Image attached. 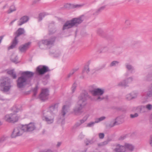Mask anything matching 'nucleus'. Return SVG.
Listing matches in <instances>:
<instances>
[{
    "instance_id": "1",
    "label": "nucleus",
    "mask_w": 152,
    "mask_h": 152,
    "mask_svg": "<svg viewBox=\"0 0 152 152\" xmlns=\"http://www.w3.org/2000/svg\"><path fill=\"white\" fill-rule=\"evenodd\" d=\"M88 93L83 91L78 97V100L75 107L73 109V113L75 115H79L82 112V109L86 104Z\"/></svg>"
},
{
    "instance_id": "2",
    "label": "nucleus",
    "mask_w": 152,
    "mask_h": 152,
    "mask_svg": "<svg viewBox=\"0 0 152 152\" xmlns=\"http://www.w3.org/2000/svg\"><path fill=\"white\" fill-rule=\"evenodd\" d=\"M36 129V127L33 123H30L28 124L23 125L20 126L15 128L11 134L12 138L22 135L24 132H31Z\"/></svg>"
},
{
    "instance_id": "3",
    "label": "nucleus",
    "mask_w": 152,
    "mask_h": 152,
    "mask_svg": "<svg viewBox=\"0 0 152 152\" xmlns=\"http://www.w3.org/2000/svg\"><path fill=\"white\" fill-rule=\"evenodd\" d=\"M34 73L32 72L26 71L23 72L21 76L19 77L17 82L18 87L20 88L24 87L28 83V80L31 79V78L33 76Z\"/></svg>"
},
{
    "instance_id": "4",
    "label": "nucleus",
    "mask_w": 152,
    "mask_h": 152,
    "mask_svg": "<svg viewBox=\"0 0 152 152\" xmlns=\"http://www.w3.org/2000/svg\"><path fill=\"white\" fill-rule=\"evenodd\" d=\"M83 20V16H81L77 18H73L71 20H68L64 24L62 30H64L74 26H77L80 24Z\"/></svg>"
},
{
    "instance_id": "5",
    "label": "nucleus",
    "mask_w": 152,
    "mask_h": 152,
    "mask_svg": "<svg viewBox=\"0 0 152 152\" xmlns=\"http://www.w3.org/2000/svg\"><path fill=\"white\" fill-rule=\"evenodd\" d=\"M89 92L94 96H96V100L101 101L104 99L102 96L104 94L105 90L104 88H96L92 90H90Z\"/></svg>"
},
{
    "instance_id": "6",
    "label": "nucleus",
    "mask_w": 152,
    "mask_h": 152,
    "mask_svg": "<svg viewBox=\"0 0 152 152\" xmlns=\"http://www.w3.org/2000/svg\"><path fill=\"white\" fill-rule=\"evenodd\" d=\"M42 118L48 124H51L54 121V115L47 110L43 111L42 113Z\"/></svg>"
},
{
    "instance_id": "7",
    "label": "nucleus",
    "mask_w": 152,
    "mask_h": 152,
    "mask_svg": "<svg viewBox=\"0 0 152 152\" xmlns=\"http://www.w3.org/2000/svg\"><path fill=\"white\" fill-rule=\"evenodd\" d=\"M11 81L10 79L7 77H5L3 79V81L1 83V86L3 87L1 89V90L4 92L9 91L11 86Z\"/></svg>"
},
{
    "instance_id": "8",
    "label": "nucleus",
    "mask_w": 152,
    "mask_h": 152,
    "mask_svg": "<svg viewBox=\"0 0 152 152\" xmlns=\"http://www.w3.org/2000/svg\"><path fill=\"white\" fill-rule=\"evenodd\" d=\"M24 32V29L23 28H20L18 29L17 31L18 34L13 40L12 45L8 48V50L14 48L15 47L17 44L18 41L17 40V38L20 35L23 34Z\"/></svg>"
},
{
    "instance_id": "9",
    "label": "nucleus",
    "mask_w": 152,
    "mask_h": 152,
    "mask_svg": "<svg viewBox=\"0 0 152 152\" xmlns=\"http://www.w3.org/2000/svg\"><path fill=\"white\" fill-rule=\"evenodd\" d=\"M142 98L143 100L142 102L143 103H145L149 98H152V83L148 87V91L147 92L146 94L143 95Z\"/></svg>"
},
{
    "instance_id": "10",
    "label": "nucleus",
    "mask_w": 152,
    "mask_h": 152,
    "mask_svg": "<svg viewBox=\"0 0 152 152\" xmlns=\"http://www.w3.org/2000/svg\"><path fill=\"white\" fill-rule=\"evenodd\" d=\"M56 39V37H52L50 39H46L43 40L41 41V45H39V47L42 49L43 48L42 47V46L44 45H53L55 42Z\"/></svg>"
},
{
    "instance_id": "11",
    "label": "nucleus",
    "mask_w": 152,
    "mask_h": 152,
    "mask_svg": "<svg viewBox=\"0 0 152 152\" xmlns=\"http://www.w3.org/2000/svg\"><path fill=\"white\" fill-rule=\"evenodd\" d=\"M50 71L48 67L45 66H39L36 69L37 72L40 75H43Z\"/></svg>"
},
{
    "instance_id": "12",
    "label": "nucleus",
    "mask_w": 152,
    "mask_h": 152,
    "mask_svg": "<svg viewBox=\"0 0 152 152\" xmlns=\"http://www.w3.org/2000/svg\"><path fill=\"white\" fill-rule=\"evenodd\" d=\"M58 103H54L50 105L48 108L49 112L53 115L57 113L58 111Z\"/></svg>"
},
{
    "instance_id": "13",
    "label": "nucleus",
    "mask_w": 152,
    "mask_h": 152,
    "mask_svg": "<svg viewBox=\"0 0 152 152\" xmlns=\"http://www.w3.org/2000/svg\"><path fill=\"white\" fill-rule=\"evenodd\" d=\"M48 90L47 89H42V92L39 95V98L43 101H45L48 99L49 95Z\"/></svg>"
},
{
    "instance_id": "14",
    "label": "nucleus",
    "mask_w": 152,
    "mask_h": 152,
    "mask_svg": "<svg viewBox=\"0 0 152 152\" xmlns=\"http://www.w3.org/2000/svg\"><path fill=\"white\" fill-rule=\"evenodd\" d=\"M69 106L67 105H64L63 106L61 111V112L60 114V119L62 121V123L64 120V117L66 113L68 112L69 110Z\"/></svg>"
},
{
    "instance_id": "15",
    "label": "nucleus",
    "mask_w": 152,
    "mask_h": 152,
    "mask_svg": "<svg viewBox=\"0 0 152 152\" xmlns=\"http://www.w3.org/2000/svg\"><path fill=\"white\" fill-rule=\"evenodd\" d=\"M29 18L27 16H24L21 17L17 22L18 26H21L26 23L29 20Z\"/></svg>"
},
{
    "instance_id": "16",
    "label": "nucleus",
    "mask_w": 152,
    "mask_h": 152,
    "mask_svg": "<svg viewBox=\"0 0 152 152\" xmlns=\"http://www.w3.org/2000/svg\"><path fill=\"white\" fill-rule=\"evenodd\" d=\"M121 118L120 117H118L115 119L112 120L109 126L110 127H113L116 125H118L120 124L121 122Z\"/></svg>"
},
{
    "instance_id": "17",
    "label": "nucleus",
    "mask_w": 152,
    "mask_h": 152,
    "mask_svg": "<svg viewBox=\"0 0 152 152\" xmlns=\"http://www.w3.org/2000/svg\"><path fill=\"white\" fill-rule=\"evenodd\" d=\"M30 44V42H28L20 46L19 48L20 51L21 52H26L29 48Z\"/></svg>"
},
{
    "instance_id": "18",
    "label": "nucleus",
    "mask_w": 152,
    "mask_h": 152,
    "mask_svg": "<svg viewBox=\"0 0 152 152\" xmlns=\"http://www.w3.org/2000/svg\"><path fill=\"white\" fill-rule=\"evenodd\" d=\"M115 152H125V148L124 146L121 145L119 144H116L115 148L114 149Z\"/></svg>"
},
{
    "instance_id": "19",
    "label": "nucleus",
    "mask_w": 152,
    "mask_h": 152,
    "mask_svg": "<svg viewBox=\"0 0 152 152\" xmlns=\"http://www.w3.org/2000/svg\"><path fill=\"white\" fill-rule=\"evenodd\" d=\"M87 119V117H84L83 119L78 121L76 122L74 126L73 129H76L80 126L82 124L84 123L86 121Z\"/></svg>"
},
{
    "instance_id": "20",
    "label": "nucleus",
    "mask_w": 152,
    "mask_h": 152,
    "mask_svg": "<svg viewBox=\"0 0 152 152\" xmlns=\"http://www.w3.org/2000/svg\"><path fill=\"white\" fill-rule=\"evenodd\" d=\"M48 27L49 28V34H53L56 32V29L54 27V22L50 24Z\"/></svg>"
},
{
    "instance_id": "21",
    "label": "nucleus",
    "mask_w": 152,
    "mask_h": 152,
    "mask_svg": "<svg viewBox=\"0 0 152 152\" xmlns=\"http://www.w3.org/2000/svg\"><path fill=\"white\" fill-rule=\"evenodd\" d=\"M137 112L140 113H143L146 112L145 105H140L137 107L136 108Z\"/></svg>"
},
{
    "instance_id": "22",
    "label": "nucleus",
    "mask_w": 152,
    "mask_h": 152,
    "mask_svg": "<svg viewBox=\"0 0 152 152\" xmlns=\"http://www.w3.org/2000/svg\"><path fill=\"white\" fill-rule=\"evenodd\" d=\"M117 85L119 87H125L129 86V85H127L125 79L118 83Z\"/></svg>"
},
{
    "instance_id": "23",
    "label": "nucleus",
    "mask_w": 152,
    "mask_h": 152,
    "mask_svg": "<svg viewBox=\"0 0 152 152\" xmlns=\"http://www.w3.org/2000/svg\"><path fill=\"white\" fill-rule=\"evenodd\" d=\"M124 147H125L126 150V149L131 151H132L134 150V147L133 145L131 144L127 143L125 144Z\"/></svg>"
},
{
    "instance_id": "24",
    "label": "nucleus",
    "mask_w": 152,
    "mask_h": 152,
    "mask_svg": "<svg viewBox=\"0 0 152 152\" xmlns=\"http://www.w3.org/2000/svg\"><path fill=\"white\" fill-rule=\"evenodd\" d=\"M12 117H11V122L14 123L18 121V118L15 114H12L11 113Z\"/></svg>"
},
{
    "instance_id": "25",
    "label": "nucleus",
    "mask_w": 152,
    "mask_h": 152,
    "mask_svg": "<svg viewBox=\"0 0 152 152\" xmlns=\"http://www.w3.org/2000/svg\"><path fill=\"white\" fill-rule=\"evenodd\" d=\"M78 68H74L72 69L70 72L67 75L66 77L67 78H69L71 77L78 70Z\"/></svg>"
},
{
    "instance_id": "26",
    "label": "nucleus",
    "mask_w": 152,
    "mask_h": 152,
    "mask_svg": "<svg viewBox=\"0 0 152 152\" xmlns=\"http://www.w3.org/2000/svg\"><path fill=\"white\" fill-rule=\"evenodd\" d=\"M126 67L128 70L131 71V72H132L134 70V67L132 66V65L129 64H126Z\"/></svg>"
},
{
    "instance_id": "27",
    "label": "nucleus",
    "mask_w": 152,
    "mask_h": 152,
    "mask_svg": "<svg viewBox=\"0 0 152 152\" xmlns=\"http://www.w3.org/2000/svg\"><path fill=\"white\" fill-rule=\"evenodd\" d=\"M7 73L8 75L12 77L14 79L16 78V74L14 72L13 70H12L7 71Z\"/></svg>"
},
{
    "instance_id": "28",
    "label": "nucleus",
    "mask_w": 152,
    "mask_h": 152,
    "mask_svg": "<svg viewBox=\"0 0 152 152\" xmlns=\"http://www.w3.org/2000/svg\"><path fill=\"white\" fill-rule=\"evenodd\" d=\"M145 79L148 81H151L152 80V71H151L149 72L145 77Z\"/></svg>"
},
{
    "instance_id": "29",
    "label": "nucleus",
    "mask_w": 152,
    "mask_h": 152,
    "mask_svg": "<svg viewBox=\"0 0 152 152\" xmlns=\"http://www.w3.org/2000/svg\"><path fill=\"white\" fill-rule=\"evenodd\" d=\"M16 10L15 7L13 5L10 7L9 9L7 11V13L8 14H10L13 12L15 11Z\"/></svg>"
},
{
    "instance_id": "30",
    "label": "nucleus",
    "mask_w": 152,
    "mask_h": 152,
    "mask_svg": "<svg viewBox=\"0 0 152 152\" xmlns=\"http://www.w3.org/2000/svg\"><path fill=\"white\" fill-rule=\"evenodd\" d=\"M108 51V48L107 47H104L102 48L101 50H98V52L100 53H105Z\"/></svg>"
},
{
    "instance_id": "31",
    "label": "nucleus",
    "mask_w": 152,
    "mask_h": 152,
    "mask_svg": "<svg viewBox=\"0 0 152 152\" xmlns=\"http://www.w3.org/2000/svg\"><path fill=\"white\" fill-rule=\"evenodd\" d=\"M18 57L17 56L12 55L11 58V60L13 62L17 63L18 61Z\"/></svg>"
},
{
    "instance_id": "32",
    "label": "nucleus",
    "mask_w": 152,
    "mask_h": 152,
    "mask_svg": "<svg viewBox=\"0 0 152 152\" xmlns=\"http://www.w3.org/2000/svg\"><path fill=\"white\" fill-rule=\"evenodd\" d=\"M106 119V117L104 116H102L99 118H96L95 119V121L96 123H98L102 121H103Z\"/></svg>"
},
{
    "instance_id": "33",
    "label": "nucleus",
    "mask_w": 152,
    "mask_h": 152,
    "mask_svg": "<svg viewBox=\"0 0 152 152\" xmlns=\"http://www.w3.org/2000/svg\"><path fill=\"white\" fill-rule=\"evenodd\" d=\"M130 94L133 99L136 98L138 94L137 92L135 91H133L131 92Z\"/></svg>"
},
{
    "instance_id": "34",
    "label": "nucleus",
    "mask_w": 152,
    "mask_h": 152,
    "mask_svg": "<svg viewBox=\"0 0 152 152\" xmlns=\"http://www.w3.org/2000/svg\"><path fill=\"white\" fill-rule=\"evenodd\" d=\"M146 111H150L152 110V104H148L145 105Z\"/></svg>"
},
{
    "instance_id": "35",
    "label": "nucleus",
    "mask_w": 152,
    "mask_h": 152,
    "mask_svg": "<svg viewBox=\"0 0 152 152\" xmlns=\"http://www.w3.org/2000/svg\"><path fill=\"white\" fill-rule=\"evenodd\" d=\"M110 141V140L108 139L104 142L98 143V145L99 146H104L107 145Z\"/></svg>"
},
{
    "instance_id": "36",
    "label": "nucleus",
    "mask_w": 152,
    "mask_h": 152,
    "mask_svg": "<svg viewBox=\"0 0 152 152\" xmlns=\"http://www.w3.org/2000/svg\"><path fill=\"white\" fill-rule=\"evenodd\" d=\"M12 116L11 114L9 115H7L4 117V119L7 121L11 122V117Z\"/></svg>"
},
{
    "instance_id": "37",
    "label": "nucleus",
    "mask_w": 152,
    "mask_h": 152,
    "mask_svg": "<svg viewBox=\"0 0 152 152\" xmlns=\"http://www.w3.org/2000/svg\"><path fill=\"white\" fill-rule=\"evenodd\" d=\"M133 78L132 77H130L125 79L127 85H128L129 83L132 82L133 81Z\"/></svg>"
},
{
    "instance_id": "38",
    "label": "nucleus",
    "mask_w": 152,
    "mask_h": 152,
    "mask_svg": "<svg viewBox=\"0 0 152 152\" xmlns=\"http://www.w3.org/2000/svg\"><path fill=\"white\" fill-rule=\"evenodd\" d=\"M105 7V6H102L94 14V15H97L98 13L102 11V10H104Z\"/></svg>"
},
{
    "instance_id": "39",
    "label": "nucleus",
    "mask_w": 152,
    "mask_h": 152,
    "mask_svg": "<svg viewBox=\"0 0 152 152\" xmlns=\"http://www.w3.org/2000/svg\"><path fill=\"white\" fill-rule=\"evenodd\" d=\"M94 140L93 139H92L91 140H87L85 141V143L86 145H88L94 143Z\"/></svg>"
},
{
    "instance_id": "40",
    "label": "nucleus",
    "mask_w": 152,
    "mask_h": 152,
    "mask_svg": "<svg viewBox=\"0 0 152 152\" xmlns=\"http://www.w3.org/2000/svg\"><path fill=\"white\" fill-rule=\"evenodd\" d=\"M125 98L126 100L128 101L131 100L133 99L130 93L126 95Z\"/></svg>"
},
{
    "instance_id": "41",
    "label": "nucleus",
    "mask_w": 152,
    "mask_h": 152,
    "mask_svg": "<svg viewBox=\"0 0 152 152\" xmlns=\"http://www.w3.org/2000/svg\"><path fill=\"white\" fill-rule=\"evenodd\" d=\"M119 62L117 61H113L111 62L110 64L111 67L115 66L119 63Z\"/></svg>"
},
{
    "instance_id": "42",
    "label": "nucleus",
    "mask_w": 152,
    "mask_h": 152,
    "mask_svg": "<svg viewBox=\"0 0 152 152\" xmlns=\"http://www.w3.org/2000/svg\"><path fill=\"white\" fill-rule=\"evenodd\" d=\"M96 123L95 121L94 122H91L87 124L86 127H92Z\"/></svg>"
},
{
    "instance_id": "43",
    "label": "nucleus",
    "mask_w": 152,
    "mask_h": 152,
    "mask_svg": "<svg viewBox=\"0 0 152 152\" xmlns=\"http://www.w3.org/2000/svg\"><path fill=\"white\" fill-rule=\"evenodd\" d=\"M77 86V85L75 83L73 84V85L71 88L72 91V93H73L75 92V91L76 89Z\"/></svg>"
},
{
    "instance_id": "44",
    "label": "nucleus",
    "mask_w": 152,
    "mask_h": 152,
    "mask_svg": "<svg viewBox=\"0 0 152 152\" xmlns=\"http://www.w3.org/2000/svg\"><path fill=\"white\" fill-rule=\"evenodd\" d=\"M13 110L15 112H18L20 110V109L19 108H18L16 106H14L13 107Z\"/></svg>"
},
{
    "instance_id": "45",
    "label": "nucleus",
    "mask_w": 152,
    "mask_h": 152,
    "mask_svg": "<svg viewBox=\"0 0 152 152\" xmlns=\"http://www.w3.org/2000/svg\"><path fill=\"white\" fill-rule=\"evenodd\" d=\"M38 90V87L37 86H36L33 90V95L34 96H36V95L37 91Z\"/></svg>"
},
{
    "instance_id": "46",
    "label": "nucleus",
    "mask_w": 152,
    "mask_h": 152,
    "mask_svg": "<svg viewBox=\"0 0 152 152\" xmlns=\"http://www.w3.org/2000/svg\"><path fill=\"white\" fill-rule=\"evenodd\" d=\"M89 71V68L88 66H86L83 70L84 72H86L87 73H88Z\"/></svg>"
},
{
    "instance_id": "47",
    "label": "nucleus",
    "mask_w": 152,
    "mask_h": 152,
    "mask_svg": "<svg viewBox=\"0 0 152 152\" xmlns=\"http://www.w3.org/2000/svg\"><path fill=\"white\" fill-rule=\"evenodd\" d=\"M45 15L44 13L40 14L39 16V20H42V18L45 17Z\"/></svg>"
},
{
    "instance_id": "48",
    "label": "nucleus",
    "mask_w": 152,
    "mask_h": 152,
    "mask_svg": "<svg viewBox=\"0 0 152 152\" xmlns=\"http://www.w3.org/2000/svg\"><path fill=\"white\" fill-rule=\"evenodd\" d=\"M103 31L102 29L101 28H99L97 30V32L98 34L101 35L103 33Z\"/></svg>"
},
{
    "instance_id": "49",
    "label": "nucleus",
    "mask_w": 152,
    "mask_h": 152,
    "mask_svg": "<svg viewBox=\"0 0 152 152\" xmlns=\"http://www.w3.org/2000/svg\"><path fill=\"white\" fill-rule=\"evenodd\" d=\"M99 136L100 139H102L104 138V135L103 133H100L99 134Z\"/></svg>"
},
{
    "instance_id": "50",
    "label": "nucleus",
    "mask_w": 152,
    "mask_h": 152,
    "mask_svg": "<svg viewBox=\"0 0 152 152\" xmlns=\"http://www.w3.org/2000/svg\"><path fill=\"white\" fill-rule=\"evenodd\" d=\"M138 115L137 113H135L134 114H131L130 116V117L132 118H134L135 117H137Z\"/></svg>"
},
{
    "instance_id": "51",
    "label": "nucleus",
    "mask_w": 152,
    "mask_h": 152,
    "mask_svg": "<svg viewBox=\"0 0 152 152\" xmlns=\"http://www.w3.org/2000/svg\"><path fill=\"white\" fill-rule=\"evenodd\" d=\"M125 23L127 26H129L130 25L131 23L130 20H126L125 21Z\"/></svg>"
},
{
    "instance_id": "52",
    "label": "nucleus",
    "mask_w": 152,
    "mask_h": 152,
    "mask_svg": "<svg viewBox=\"0 0 152 152\" xmlns=\"http://www.w3.org/2000/svg\"><path fill=\"white\" fill-rule=\"evenodd\" d=\"M5 140V138L4 137H2L0 139V144L3 142Z\"/></svg>"
},
{
    "instance_id": "53",
    "label": "nucleus",
    "mask_w": 152,
    "mask_h": 152,
    "mask_svg": "<svg viewBox=\"0 0 152 152\" xmlns=\"http://www.w3.org/2000/svg\"><path fill=\"white\" fill-rule=\"evenodd\" d=\"M17 20V19H14V20H13L9 24L10 26H12L13 24V23L14 22H15V21H16Z\"/></svg>"
},
{
    "instance_id": "54",
    "label": "nucleus",
    "mask_w": 152,
    "mask_h": 152,
    "mask_svg": "<svg viewBox=\"0 0 152 152\" xmlns=\"http://www.w3.org/2000/svg\"><path fill=\"white\" fill-rule=\"evenodd\" d=\"M137 43V42L135 41H132L131 42V44L132 45H134L136 44Z\"/></svg>"
},
{
    "instance_id": "55",
    "label": "nucleus",
    "mask_w": 152,
    "mask_h": 152,
    "mask_svg": "<svg viewBox=\"0 0 152 152\" xmlns=\"http://www.w3.org/2000/svg\"><path fill=\"white\" fill-rule=\"evenodd\" d=\"M115 52V50L114 48H112L110 52L112 53H114Z\"/></svg>"
},
{
    "instance_id": "56",
    "label": "nucleus",
    "mask_w": 152,
    "mask_h": 152,
    "mask_svg": "<svg viewBox=\"0 0 152 152\" xmlns=\"http://www.w3.org/2000/svg\"><path fill=\"white\" fill-rule=\"evenodd\" d=\"M149 143L151 145L152 147V137L150 139Z\"/></svg>"
},
{
    "instance_id": "57",
    "label": "nucleus",
    "mask_w": 152,
    "mask_h": 152,
    "mask_svg": "<svg viewBox=\"0 0 152 152\" xmlns=\"http://www.w3.org/2000/svg\"><path fill=\"white\" fill-rule=\"evenodd\" d=\"M40 152H53V151L50 150H48L46 151H41Z\"/></svg>"
},
{
    "instance_id": "58",
    "label": "nucleus",
    "mask_w": 152,
    "mask_h": 152,
    "mask_svg": "<svg viewBox=\"0 0 152 152\" xmlns=\"http://www.w3.org/2000/svg\"><path fill=\"white\" fill-rule=\"evenodd\" d=\"M105 64H103L100 66V69H103L105 67Z\"/></svg>"
},
{
    "instance_id": "59",
    "label": "nucleus",
    "mask_w": 152,
    "mask_h": 152,
    "mask_svg": "<svg viewBox=\"0 0 152 152\" xmlns=\"http://www.w3.org/2000/svg\"><path fill=\"white\" fill-rule=\"evenodd\" d=\"M4 36H2L0 37V43H1L2 40L3 39Z\"/></svg>"
},
{
    "instance_id": "60",
    "label": "nucleus",
    "mask_w": 152,
    "mask_h": 152,
    "mask_svg": "<svg viewBox=\"0 0 152 152\" xmlns=\"http://www.w3.org/2000/svg\"><path fill=\"white\" fill-rule=\"evenodd\" d=\"M61 144V142H58L57 144V146L58 147L60 146Z\"/></svg>"
},
{
    "instance_id": "61",
    "label": "nucleus",
    "mask_w": 152,
    "mask_h": 152,
    "mask_svg": "<svg viewBox=\"0 0 152 152\" xmlns=\"http://www.w3.org/2000/svg\"><path fill=\"white\" fill-rule=\"evenodd\" d=\"M58 55L56 56L57 57H58V56H59L61 54V53L60 52H58Z\"/></svg>"
},
{
    "instance_id": "62",
    "label": "nucleus",
    "mask_w": 152,
    "mask_h": 152,
    "mask_svg": "<svg viewBox=\"0 0 152 152\" xmlns=\"http://www.w3.org/2000/svg\"><path fill=\"white\" fill-rule=\"evenodd\" d=\"M6 7V5H4V6L3 7V9H4Z\"/></svg>"
},
{
    "instance_id": "63",
    "label": "nucleus",
    "mask_w": 152,
    "mask_h": 152,
    "mask_svg": "<svg viewBox=\"0 0 152 152\" xmlns=\"http://www.w3.org/2000/svg\"><path fill=\"white\" fill-rule=\"evenodd\" d=\"M125 136H124L123 138H122V137H121V139H122V140L124 139L125 138Z\"/></svg>"
},
{
    "instance_id": "64",
    "label": "nucleus",
    "mask_w": 152,
    "mask_h": 152,
    "mask_svg": "<svg viewBox=\"0 0 152 152\" xmlns=\"http://www.w3.org/2000/svg\"><path fill=\"white\" fill-rule=\"evenodd\" d=\"M2 124V123H1V122L0 121V125H1Z\"/></svg>"
}]
</instances>
